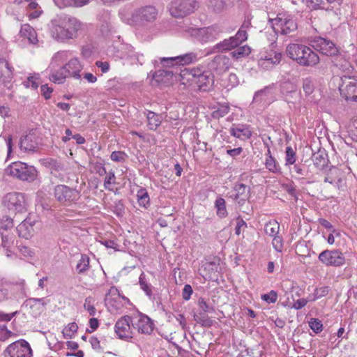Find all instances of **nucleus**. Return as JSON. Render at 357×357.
<instances>
[{"label":"nucleus","mask_w":357,"mask_h":357,"mask_svg":"<svg viewBox=\"0 0 357 357\" xmlns=\"http://www.w3.org/2000/svg\"><path fill=\"white\" fill-rule=\"evenodd\" d=\"M271 95V89L268 86H266L255 93L252 102L255 103H267Z\"/></svg>","instance_id":"c85d7f7f"},{"label":"nucleus","mask_w":357,"mask_h":357,"mask_svg":"<svg viewBox=\"0 0 357 357\" xmlns=\"http://www.w3.org/2000/svg\"><path fill=\"white\" fill-rule=\"evenodd\" d=\"M0 238L1 239L2 248L8 251V248L11 247L14 242L13 235L0 234Z\"/></svg>","instance_id":"a18cd8bd"},{"label":"nucleus","mask_w":357,"mask_h":357,"mask_svg":"<svg viewBox=\"0 0 357 357\" xmlns=\"http://www.w3.org/2000/svg\"><path fill=\"white\" fill-rule=\"evenodd\" d=\"M296 162V153L291 146L286 149V165L294 164Z\"/></svg>","instance_id":"864d4df0"},{"label":"nucleus","mask_w":357,"mask_h":357,"mask_svg":"<svg viewBox=\"0 0 357 357\" xmlns=\"http://www.w3.org/2000/svg\"><path fill=\"white\" fill-rule=\"evenodd\" d=\"M248 39V33L245 30H238L235 36L225 39L217 43L212 49L213 52L229 51L238 47Z\"/></svg>","instance_id":"9b49d317"},{"label":"nucleus","mask_w":357,"mask_h":357,"mask_svg":"<svg viewBox=\"0 0 357 357\" xmlns=\"http://www.w3.org/2000/svg\"><path fill=\"white\" fill-rule=\"evenodd\" d=\"M229 112V107L228 105H220L216 110L212 113V116L214 119H219L227 115Z\"/></svg>","instance_id":"de8ad7c7"},{"label":"nucleus","mask_w":357,"mask_h":357,"mask_svg":"<svg viewBox=\"0 0 357 357\" xmlns=\"http://www.w3.org/2000/svg\"><path fill=\"white\" fill-rule=\"evenodd\" d=\"M1 227L4 229H8L13 227V220L11 218L5 216L1 220Z\"/></svg>","instance_id":"680f3d73"},{"label":"nucleus","mask_w":357,"mask_h":357,"mask_svg":"<svg viewBox=\"0 0 357 357\" xmlns=\"http://www.w3.org/2000/svg\"><path fill=\"white\" fill-rule=\"evenodd\" d=\"M12 70L8 62L4 59L0 60V82H9L12 79Z\"/></svg>","instance_id":"bb28decb"},{"label":"nucleus","mask_w":357,"mask_h":357,"mask_svg":"<svg viewBox=\"0 0 357 357\" xmlns=\"http://www.w3.org/2000/svg\"><path fill=\"white\" fill-rule=\"evenodd\" d=\"M146 118L148 121V126L150 130H156L162 122L161 116L151 111L148 112Z\"/></svg>","instance_id":"7c9ffc66"},{"label":"nucleus","mask_w":357,"mask_h":357,"mask_svg":"<svg viewBox=\"0 0 357 357\" xmlns=\"http://www.w3.org/2000/svg\"><path fill=\"white\" fill-rule=\"evenodd\" d=\"M331 57L333 66L340 70L345 71L347 70L350 67L349 63L344 58V56L342 55L340 52L337 55L333 56Z\"/></svg>","instance_id":"2f4dec72"},{"label":"nucleus","mask_w":357,"mask_h":357,"mask_svg":"<svg viewBox=\"0 0 357 357\" xmlns=\"http://www.w3.org/2000/svg\"><path fill=\"white\" fill-rule=\"evenodd\" d=\"M39 84V77L38 75H31L27 77L26 80L24 82V85L26 88H32L33 89H36Z\"/></svg>","instance_id":"49530a36"},{"label":"nucleus","mask_w":357,"mask_h":357,"mask_svg":"<svg viewBox=\"0 0 357 357\" xmlns=\"http://www.w3.org/2000/svg\"><path fill=\"white\" fill-rule=\"evenodd\" d=\"M89 257L86 255H82L79 262L77 264L76 270L78 273H83L89 269Z\"/></svg>","instance_id":"a19ab883"},{"label":"nucleus","mask_w":357,"mask_h":357,"mask_svg":"<svg viewBox=\"0 0 357 357\" xmlns=\"http://www.w3.org/2000/svg\"><path fill=\"white\" fill-rule=\"evenodd\" d=\"M324 182L329 183L337 189H341L344 183L342 171L337 167H332L326 173Z\"/></svg>","instance_id":"6ab92c4d"},{"label":"nucleus","mask_w":357,"mask_h":357,"mask_svg":"<svg viewBox=\"0 0 357 357\" xmlns=\"http://www.w3.org/2000/svg\"><path fill=\"white\" fill-rule=\"evenodd\" d=\"M133 319L130 316H124L119 319L115 324L114 330L119 338L128 340L132 338Z\"/></svg>","instance_id":"2eb2a0df"},{"label":"nucleus","mask_w":357,"mask_h":357,"mask_svg":"<svg viewBox=\"0 0 357 357\" xmlns=\"http://www.w3.org/2000/svg\"><path fill=\"white\" fill-rule=\"evenodd\" d=\"M312 47L315 50L326 56L331 57L337 55L339 52L338 47L331 40L322 37H316L312 40Z\"/></svg>","instance_id":"dca6fc26"},{"label":"nucleus","mask_w":357,"mask_h":357,"mask_svg":"<svg viewBox=\"0 0 357 357\" xmlns=\"http://www.w3.org/2000/svg\"><path fill=\"white\" fill-rule=\"evenodd\" d=\"M69 77L68 75L65 72L63 66L57 71L52 73L50 77L51 81L56 84L63 83L66 78Z\"/></svg>","instance_id":"e433bc0d"},{"label":"nucleus","mask_w":357,"mask_h":357,"mask_svg":"<svg viewBox=\"0 0 357 357\" xmlns=\"http://www.w3.org/2000/svg\"><path fill=\"white\" fill-rule=\"evenodd\" d=\"M319 260L325 266L339 267L345 264L344 254L339 250H325L318 257Z\"/></svg>","instance_id":"ddd939ff"},{"label":"nucleus","mask_w":357,"mask_h":357,"mask_svg":"<svg viewBox=\"0 0 357 357\" xmlns=\"http://www.w3.org/2000/svg\"><path fill=\"white\" fill-rule=\"evenodd\" d=\"M70 53L68 51H60L54 54L52 61L58 63H63L68 59Z\"/></svg>","instance_id":"09e8293b"},{"label":"nucleus","mask_w":357,"mask_h":357,"mask_svg":"<svg viewBox=\"0 0 357 357\" xmlns=\"http://www.w3.org/2000/svg\"><path fill=\"white\" fill-rule=\"evenodd\" d=\"M230 134L241 139H249L252 135V132L249 128L244 125L234 127L230 129Z\"/></svg>","instance_id":"cd10ccee"},{"label":"nucleus","mask_w":357,"mask_h":357,"mask_svg":"<svg viewBox=\"0 0 357 357\" xmlns=\"http://www.w3.org/2000/svg\"><path fill=\"white\" fill-rule=\"evenodd\" d=\"M78 326L75 322L68 324L62 331L63 335L66 339H70L77 332Z\"/></svg>","instance_id":"79ce46f5"},{"label":"nucleus","mask_w":357,"mask_h":357,"mask_svg":"<svg viewBox=\"0 0 357 357\" xmlns=\"http://www.w3.org/2000/svg\"><path fill=\"white\" fill-rule=\"evenodd\" d=\"M54 197L61 205L70 206L80 198V192L76 188L59 184L54 188Z\"/></svg>","instance_id":"423d86ee"},{"label":"nucleus","mask_w":357,"mask_h":357,"mask_svg":"<svg viewBox=\"0 0 357 357\" xmlns=\"http://www.w3.org/2000/svg\"><path fill=\"white\" fill-rule=\"evenodd\" d=\"M282 54L279 52L266 53L259 61V64L265 69L271 68L276 63H279L281 60Z\"/></svg>","instance_id":"5701e85b"},{"label":"nucleus","mask_w":357,"mask_h":357,"mask_svg":"<svg viewBox=\"0 0 357 357\" xmlns=\"http://www.w3.org/2000/svg\"><path fill=\"white\" fill-rule=\"evenodd\" d=\"M174 73V72L172 70L158 68L154 74V77L158 82H164L163 77L168 79L169 77H172Z\"/></svg>","instance_id":"c03bdc74"},{"label":"nucleus","mask_w":357,"mask_h":357,"mask_svg":"<svg viewBox=\"0 0 357 357\" xmlns=\"http://www.w3.org/2000/svg\"><path fill=\"white\" fill-rule=\"evenodd\" d=\"M198 305L200 310L204 313L213 311V307L209 305L204 298L199 299Z\"/></svg>","instance_id":"13d9d810"},{"label":"nucleus","mask_w":357,"mask_h":357,"mask_svg":"<svg viewBox=\"0 0 357 357\" xmlns=\"http://www.w3.org/2000/svg\"><path fill=\"white\" fill-rule=\"evenodd\" d=\"M235 194L234 195L235 199H240L244 202L248 198V188L245 184H236L234 187Z\"/></svg>","instance_id":"72a5a7b5"},{"label":"nucleus","mask_w":357,"mask_h":357,"mask_svg":"<svg viewBox=\"0 0 357 357\" xmlns=\"http://www.w3.org/2000/svg\"><path fill=\"white\" fill-rule=\"evenodd\" d=\"M341 81L339 86L341 96L347 101L357 102V78L344 77L341 78Z\"/></svg>","instance_id":"4468645a"},{"label":"nucleus","mask_w":357,"mask_h":357,"mask_svg":"<svg viewBox=\"0 0 357 357\" xmlns=\"http://www.w3.org/2000/svg\"><path fill=\"white\" fill-rule=\"evenodd\" d=\"M4 357H32V349L26 340H20L7 347Z\"/></svg>","instance_id":"f8f14e48"},{"label":"nucleus","mask_w":357,"mask_h":357,"mask_svg":"<svg viewBox=\"0 0 357 357\" xmlns=\"http://www.w3.org/2000/svg\"><path fill=\"white\" fill-rule=\"evenodd\" d=\"M279 229L280 225L275 220L269 221L264 226L265 233L271 237L278 235Z\"/></svg>","instance_id":"4c0bfd02"},{"label":"nucleus","mask_w":357,"mask_h":357,"mask_svg":"<svg viewBox=\"0 0 357 357\" xmlns=\"http://www.w3.org/2000/svg\"><path fill=\"white\" fill-rule=\"evenodd\" d=\"M275 32L282 35H288L296 31L298 28L296 20L291 15L278 14L277 17L269 20Z\"/></svg>","instance_id":"6e6552de"},{"label":"nucleus","mask_w":357,"mask_h":357,"mask_svg":"<svg viewBox=\"0 0 357 357\" xmlns=\"http://www.w3.org/2000/svg\"><path fill=\"white\" fill-rule=\"evenodd\" d=\"M251 52V49L248 45L238 46L235 50L231 52V55L236 59L249 55Z\"/></svg>","instance_id":"58836bf2"},{"label":"nucleus","mask_w":357,"mask_h":357,"mask_svg":"<svg viewBox=\"0 0 357 357\" xmlns=\"http://www.w3.org/2000/svg\"><path fill=\"white\" fill-rule=\"evenodd\" d=\"M84 307L86 310L89 312L90 315L93 316L95 314L96 308L93 305V301L92 298L88 297L85 299Z\"/></svg>","instance_id":"6e6d98bb"},{"label":"nucleus","mask_w":357,"mask_h":357,"mask_svg":"<svg viewBox=\"0 0 357 357\" xmlns=\"http://www.w3.org/2000/svg\"><path fill=\"white\" fill-rule=\"evenodd\" d=\"M309 326L310 328L316 333H319L322 331L323 324L318 319H311L309 321Z\"/></svg>","instance_id":"603ef678"},{"label":"nucleus","mask_w":357,"mask_h":357,"mask_svg":"<svg viewBox=\"0 0 357 357\" xmlns=\"http://www.w3.org/2000/svg\"><path fill=\"white\" fill-rule=\"evenodd\" d=\"M195 60L196 55L194 53H188L176 56L159 57L158 60L154 61V65L156 68H174L177 65L189 64Z\"/></svg>","instance_id":"9d476101"},{"label":"nucleus","mask_w":357,"mask_h":357,"mask_svg":"<svg viewBox=\"0 0 357 357\" xmlns=\"http://www.w3.org/2000/svg\"><path fill=\"white\" fill-rule=\"evenodd\" d=\"M121 19L127 24L137 26H147L154 22L158 16V9L153 6H146L135 10L127 17L124 10L120 11Z\"/></svg>","instance_id":"20e7f679"},{"label":"nucleus","mask_w":357,"mask_h":357,"mask_svg":"<svg viewBox=\"0 0 357 357\" xmlns=\"http://www.w3.org/2000/svg\"><path fill=\"white\" fill-rule=\"evenodd\" d=\"M20 36L28 40L31 44H36L38 41L36 31L29 24H25L21 26Z\"/></svg>","instance_id":"393cba45"},{"label":"nucleus","mask_w":357,"mask_h":357,"mask_svg":"<svg viewBox=\"0 0 357 357\" xmlns=\"http://www.w3.org/2000/svg\"><path fill=\"white\" fill-rule=\"evenodd\" d=\"M5 174L22 181L33 182L38 176V172L34 166L22 162H15L5 169Z\"/></svg>","instance_id":"39448f33"},{"label":"nucleus","mask_w":357,"mask_h":357,"mask_svg":"<svg viewBox=\"0 0 357 357\" xmlns=\"http://www.w3.org/2000/svg\"><path fill=\"white\" fill-rule=\"evenodd\" d=\"M17 231L20 236L28 239L34 232L33 222L30 218L25 219L17 227Z\"/></svg>","instance_id":"b1692460"},{"label":"nucleus","mask_w":357,"mask_h":357,"mask_svg":"<svg viewBox=\"0 0 357 357\" xmlns=\"http://www.w3.org/2000/svg\"><path fill=\"white\" fill-rule=\"evenodd\" d=\"M19 250L24 257H33L34 255V252L30 248L25 245H20Z\"/></svg>","instance_id":"338daca9"},{"label":"nucleus","mask_w":357,"mask_h":357,"mask_svg":"<svg viewBox=\"0 0 357 357\" xmlns=\"http://www.w3.org/2000/svg\"><path fill=\"white\" fill-rule=\"evenodd\" d=\"M210 65L212 69L221 73L229 70L231 62L228 56L219 54L214 57Z\"/></svg>","instance_id":"4be33fe9"},{"label":"nucleus","mask_w":357,"mask_h":357,"mask_svg":"<svg viewBox=\"0 0 357 357\" xmlns=\"http://www.w3.org/2000/svg\"><path fill=\"white\" fill-rule=\"evenodd\" d=\"M139 285L141 287V289L145 291L147 296H151L152 291L150 286L149 285L148 282L146 280L145 274L144 273H141L139 276Z\"/></svg>","instance_id":"8fccbe9b"},{"label":"nucleus","mask_w":357,"mask_h":357,"mask_svg":"<svg viewBox=\"0 0 357 357\" xmlns=\"http://www.w3.org/2000/svg\"><path fill=\"white\" fill-rule=\"evenodd\" d=\"M329 292L328 287H321L319 288H316L314 290V294H316L318 299L326 296Z\"/></svg>","instance_id":"69168bd1"},{"label":"nucleus","mask_w":357,"mask_h":357,"mask_svg":"<svg viewBox=\"0 0 357 357\" xmlns=\"http://www.w3.org/2000/svg\"><path fill=\"white\" fill-rule=\"evenodd\" d=\"M287 55L302 66L312 67L319 63L318 54L310 47L298 43H290L286 48Z\"/></svg>","instance_id":"7ed1b4c3"},{"label":"nucleus","mask_w":357,"mask_h":357,"mask_svg":"<svg viewBox=\"0 0 357 357\" xmlns=\"http://www.w3.org/2000/svg\"><path fill=\"white\" fill-rule=\"evenodd\" d=\"M183 84L197 86L200 91L209 90L214 82L212 73L203 68H185L181 73Z\"/></svg>","instance_id":"f03ea898"},{"label":"nucleus","mask_w":357,"mask_h":357,"mask_svg":"<svg viewBox=\"0 0 357 357\" xmlns=\"http://www.w3.org/2000/svg\"><path fill=\"white\" fill-rule=\"evenodd\" d=\"M3 204L8 211L15 213L26 211V202L24 194L19 192L7 193L3 198Z\"/></svg>","instance_id":"1a4fd4ad"},{"label":"nucleus","mask_w":357,"mask_h":357,"mask_svg":"<svg viewBox=\"0 0 357 357\" xmlns=\"http://www.w3.org/2000/svg\"><path fill=\"white\" fill-rule=\"evenodd\" d=\"M21 151L26 153L35 152L38 148V139L36 132L30 131L25 135L21 137L20 143Z\"/></svg>","instance_id":"f3484780"},{"label":"nucleus","mask_w":357,"mask_h":357,"mask_svg":"<svg viewBox=\"0 0 357 357\" xmlns=\"http://www.w3.org/2000/svg\"><path fill=\"white\" fill-rule=\"evenodd\" d=\"M206 5L213 12L220 13L226 8L227 0H206Z\"/></svg>","instance_id":"f704fd0d"},{"label":"nucleus","mask_w":357,"mask_h":357,"mask_svg":"<svg viewBox=\"0 0 357 357\" xmlns=\"http://www.w3.org/2000/svg\"><path fill=\"white\" fill-rule=\"evenodd\" d=\"M63 68L68 76L75 79H79L81 77L80 73L83 68V66L77 58L74 57L70 59L66 65L63 66Z\"/></svg>","instance_id":"aec40b11"},{"label":"nucleus","mask_w":357,"mask_h":357,"mask_svg":"<svg viewBox=\"0 0 357 357\" xmlns=\"http://www.w3.org/2000/svg\"><path fill=\"white\" fill-rule=\"evenodd\" d=\"M40 163L50 171L51 174L59 177L63 170V165L60 160L52 158H46L40 160Z\"/></svg>","instance_id":"412c9836"},{"label":"nucleus","mask_w":357,"mask_h":357,"mask_svg":"<svg viewBox=\"0 0 357 357\" xmlns=\"http://www.w3.org/2000/svg\"><path fill=\"white\" fill-rule=\"evenodd\" d=\"M132 327L137 329L139 333L151 334L153 330V324L148 316L139 314L134 318Z\"/></svg>","instance_id":"a211bd4d"},{"label":"nucleus","mask_w":357,"mask_h":357,"mask_svg":"<svg viewBox=\"0 0 357 357\" xmlns=\"http://www.w3.org/2000/svg\"><path fill=\"white\" fill-rule=\"evenodd\" d=\"M273 246L275 250L278 252H281L282 248V238L278 236V235L273 236Z\"/></svg>","instance_id":"e2e57ef3"},{"label":"nucleus","mask_w":357,"mask_h":357,"mask_svg":"<svg viewBox=\"0 0 357 357\" xmlns=\"http://www.w3.org/2000/svg\"><path fill=\"white\" fill-rule=\"evenodd\" d=\"M192 292V287L190 284H185L182 292L183 298L185 301H188L190 298Z\"/></svg>","instance_id":"774afa93"},{"label":"nucleus","mask_w":357,"mask_h":357,"mask_svg":"<svg viewBox=\"0 0 357 357\" xmlns=\"http://www.w3.org/2000/svg\"><path fill=\"white\" fill-rule=\"evenodd\" d=\"M266 167L273 173H278L280 171V167L278 162L271 155L270 149H268L267 158L265 162Z\"/></svg>","instance_id":"c9c22d12"},{"label":"nucleus","mask_w":357,"mask_h":357,"mask_svg":"<svg viewBox=\"0 0 357 357\" xmlns=\"http://www.w3.org/2000/svg\"><path fill=\"white\" fill-rule=\"evenodd\" d=\"M215 208H216L217 215L220 218H225L227 215L225 200L222 197H218L215 202Z\"/></svg>","instance_id":"ea45409f"},{"label":"nucleus","mask_w":357,"mask_h":357,"mask_svg":"<svg viewBox=\"0 0 357 357\" xmlns=\"http://www.w3.org/2000/svg\"><path fill=\"white\" fill-rule=\"evenodd\" d=\"M312 159L314 165L319 169H323L329 161L328 155L324 149H319L317 153H314Z\"/></svg>","instance_id":"a878e982"},{"label":"nucleus","mask_w":357,"mask_h":357,"mask_svg":"<svg viewBox=\"0 0 357 357\" xmlns=\"http://www.w3.org/2000/svg\"><path fill=\"white\" fill-rule=\"evenodd\" d=\"M137 203L139 206L147 208L150 206V198L147 190L141 188L137 192Z\"/></svg>","instance_id":"473e14b6"},{"label":"nucleus","mask_w":357,"mask_h":357,"mask_svg":"<svg viewBox=\"0 0 357 357\" xmlns=\"http://www.w3.org/2000/svg\"><path fill=\"white\" fill-rule=\"evenodd\" d=\"M10 286L7 284H0V303L8 301L12 298Z\"/></svg>","instance_id":"37998d69"},{"label":"nucleus","mask_w":357,"mask_h":357,"mask_svg":"<svg viewBox=\"0 0 357 357\" xmlns=\"http://www.w3.org/2000/svg\"><path fill=\"white\" fill-rule=\"evenodd\" d=\"M29 301L31 303V307H36L39 311H43L44 310L45 305L44 298H30Z\"/></svg>","instance_id":"4d7b16f0"},{"label":"nucleus","mask_w":357,"mask_h":357,"mask_svg":"<svg viewBox=\"0 0 357 357\" xmlns=\"http://www.w3.org/2000/svg\"><path fill=\"white\" fill-rule=\"evenodd\" d=\"M199 7L198 0H174L169 4V10L172 16L183 17L194 13Z\"/></svg>","instance_id":"0eeeda50"},{"label":"nucleus","mask_w":357,"mask_h":357,"mask_svg":"<svg viewBox=\"0 0 357 357\" xmlns=\"http://www.w3.org/2000/svg\"><path fill=\"white\" fill-rule=\"evenodd\" d=\"M115 180H116V177H115L114 172L112 171L108 172V174L104 181L105 188L109 190L110 188H109V185H110L112 184H114Z\"/></svg>","instance_id":"bf43d9fd"},{"label":"nucleus","mask_w":357,"mask_h":357,"mask_svg":"<svg viewBox=\"0 0 357 357\" xmlns=\"http://www.w3.org/2000/svg\"><path fill=\"white\" fill-rule=\"evenodd\" d=\"M195 320L200 323L204 326H210L212 325V320L210 319L207 316L202 315L200 313V316L197 317V318L195 319Z\"/></svg>","instance_id":"0e129e2a"},{"label":"nucleus","mask_w":357,"mask_h":357,"mask_svg":"<svg viewBox=\"0 0 357 357\" xmlns=\"http://www.w3.org/2000/svg\"><path fill=\"white\" fill-rule=\"evenodd\" d=\"M81 23L74 17H56L48 24L50 36L59 43H66L77 37Z\"/></svg>","instance_id":"f257e3e1"},{"label":"nucleus","mask_w":357,"mask_h":357,"mask_svg":"<svg viewBox=\"0 0 357 357\" xmlns=\"http://www.w3.org/2000/svg\"><path fill=\"white\" fill-rule=\"evenodd\" d=\"M55 4L59 8L67 6L82 7L87 4L89 0H53Z\"/></svg>","instance_id":"c756f323"},{"label":"nucleus","mask_w":357,"mask_h":357,"mask_svg":"<svg viewBox=\"0 0 357 357\" xmlns=\"http://www.w3.org/2000/svg\"><path fill=\"white\" fill-rule=\"evenodd\" d=\"M283 189L292 197L295 199V201H297V194L296 190L294 185L292 184H285L283 185Z\"/></svg>","instance_id":"052dcab7"},{"label":"nucleus","mask_w":357,"mask_h":357,"mask_svg":"<svg viewBox=\"0 0 357 357\" xmlns=\"http://www.w3.org/2000/svg\"><path fill=\"white\" fill-rule=\"evenodd\" d=\"M261 298L267 303H275L278 300V294L275 291L271 290L269 293L261 295Z\"/></svg>","instance_id":"5fc2aeb1"},{"label":"nucleus","mask_w":357,"mask_h":357,"mask_svg":"<svg viewBox=\"0 0 357 357\" xmlns=\"http://www.w3.org/2000/svg\"><path fill=\"white\" fill-rule=\"evenodd\" d=\"M314 86L312 80L310 78L303 79V89L307 96L312 93L314 91Z\"/></svg>","instance_id":"3c124183"}]
</instances>
